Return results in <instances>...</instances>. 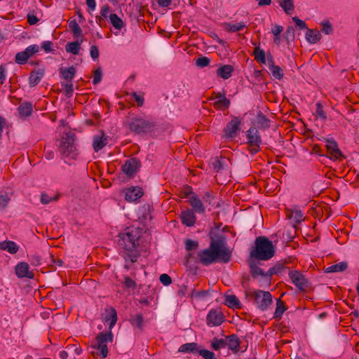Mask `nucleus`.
<instances>
[{
    "label": "nucleus",
    "instance_id": "nucleus-48",
    "mask_svg": "<svg viewBox=\"0 0 359 359\" xmlns=\"http://www.w3.org/2000/svg\"><path fill=\"white\" fill-rule=\"evenodd\" d=\"M210 60L205 56L200 57L196 60V65L200 68H204L210 65Z\"/></svg>",
    "mask_w": 359,
    "mask_h": 359
},
{
    "label": "nucleus",
    "instance_id": "nucleus-32",
    "mask_svg": "<svg viewBox=\"0 0 359 359\" xmlns=\"http://www.w3.org/2000/svg\"><path fill=\"white\" fill-rule=\"evenodd\" d=\"M83 42V39L81 41H76L73 42H69L65 46V50L67 53H71L74 55H79L80 50L81 43Z\"/></svg>",
    "mask_w": 359,
    "mask_h": 359
},
{
    "label": "nucleus",
    "instance_id": "nucleus-8",
    "mask_svg": "<svg viewBox=\"0 0 359 359\" xmlns=\"http://www.w3.org/2000/svg\"><path fill=\"white\" fill-rule=\"evenodd\" d=\"M113 338L114 336L111 330L106 333L101 332L96 337V343L92 347L100 351L102 358H105L108 355V348L106 344L109 341L112 342Z\"/></svg>",
    "mask_w": 359,
    "mask_h": 359
},
{
    "label": "nucleus",
    "instance_id": "nucleus-50",
    "mask_svg": "<svg viewBox=\"0 0 359 359\" xmlns=\"http://www.w3.org/2000/svg\"><path fill=\"white\" fill-rule=\"evenodd\" d=\"M40 50V48L36 44H33L31 46H29L27 47L25 50V51L29 55V57L30 58L32 56H33L34 54L38 53Z\"/></svg>",
    "mask_w": 359,
    "mask_h": 359
},
{
    "label": "nucleus",
    "instance_id": "nucleus-42",
    "mask_svg": "<svg viewBox=\"0 0 359 359\" xmlns=\"http://www.w3.org/2000/svg\"><path fill=\"white\" fill-rule=\"evenodd\" d=\"M29 59V55L25 50L17 53L15 56V62L18 65L26 64Z\"/></svg>",
    "mask_w": 359,
    "mask_h": 359
},
{
    "label": "nucleus",
    "instance_id": "nucleus-47",
    "mask_svg": "<svg viewBox=\"0 0 359 359\" xmlns=\"http://www.w3.org/2000/svg\"><path fill=\"white\" fill-rule=\"evenodd\" d=\"M61 85L66 96L68 97H72L74 92V87L72 81H67L65 83H61Z\"/></svg>",
    "mask_w": 359,
    "mask_h": 359
},
{
    "label": "nucleus",
    "instance_id": "nucleus-20",
    "mask_svg": "<svg viewBox=\"0 0 359 359\" xmlns=\"http://www.w3.org/2000/svg\"><path fill=\"white\" fill-rule=\"evenodd\" d=\"M106 315L104 318L105 323H109V329L111 330L117 321V313L112 306L105 309Z\"/></svg>",
    "mask_w": 359,
    "mask_h": 359
},
{
    "label": "nucleus",
    "instance_id": "nucleus-58",
    "mask_svg": "<svg viewBox=\"0 0 359 359\" xmlns=\"http://www.w3.org/2000/svg\"><path fill=\"white\" fill-rule=\"evenodd\" d=\"M53 42L50 41H45L41 43V48L44 50L46 53L53 52L54 50L53 48Z\"/></svg>",
    "mask_w": 359,
    "mask_h": 359
},
{
    "label": "nucleus",
    "instance_id": "nucleus-45",
    "mask_svg": "<svg viewBox=\"0 0 359 359\" xmlns=\"http://www.w3.org/2000/svg\"><path fill=\"white\" fill-rule=\"evenodd\" d=\"M226 346V340L223 339L214 338L211 342V347L215 351L219 350L222 347L224 348Z\"/></svg>",
    "mask_w": 359,
    "mask_h": 359
},
{
    "label": "nucleus",
    "instance_id": "nucleus-40",
    "mask_svg": "<svg viewBox=\"0 0 359 359\" xmlns=\"http://www.w3.org/2000/svg\"><path fill=\"white\" fill-rule=\"evenodd\" d=\"M253 55L255 56V60L258 62L266 64V54L264 50L261 49L259 47H256L254 50Z\"/></svg>",
    "mask_w": 359,
    "mask_h": 359
},
{
    "label": "nucleus",
    "instance_id": "nucleus-37",
    "mask_svg": "<svg viewBox=\"0 0 359 359\" xmlns=\"http://www.w3.org/2000/svg\"><path fill=\"white\" fill-rule=\"evenodd\" d=\"M257 123L258 127L262 130H266L270 127V120L262 112H259L257 116Z\"/></svg>",
    "mask_w": 359,
    "mask_h": 359
},
{
    "label": "nucleus",
    "instance_id": "nucleus-52",
    "mask_svg": "<svg viewBox=\"0 0 359 359\" xmlns=\"http://www.w3.org/2000/svg\"><path fill=\"white\" fill-rule=\"evenodd\" d=\"M198 247V243L197 241L187 239L185 242V249L187 251H191L197 249Z\"/></svg>",
    "mask_w": 359,
    "mask_h": 359
},
{
    "label": "nucleus",
    "instance_id": "nucleus-10",
    "mask_svg": "<svg viewBox=\"0 0 359 359\" xmlns=\"http://www.w3.org/2000/svg\"><path fill=\"white\" fill-rule=\"evenodd\" d=\"M326 142V148L329 154V155H326V158L334 161H341V159L344 158V156L339 149L337 142L333 139H327Z\"/></svg>",
    "mask_w": 359,
    "mask_h": 359
},
{
    "label": "nucleus",
    "instance_id": "nucleus-9",
    "mask_svg": "<svg viewBox=\"0 0 359 359\" xmlns=\"http://www.w3.org/2000/svg\"><path fill=\"white\" fill-rule=\"evenodd\" d=\"M241 119L237 116H233L223 130L224 137L228 139H234L241 129Z\"/></svg>",
    "mask_w": 359,
    "mask_h": 359
},
{
    "label": "nucleus",
    "instance_id": "nucleus-46",
    "mask_svg": "<svg viewBox=\"0 0 359 359\" xmlns=\"http://www.w3.org/2000/svg\"><path fill=\"white\" fill-rule=\"evenodd\" d=\"M269 70L272 76L276 79L281 80L283 78V71L279 66H273Z\"/></svg>",
    "mask_w": 359,
    "mask_h": 359
},
{
    "label": "nucleus",
    "instance_id": "nucleus-59",
    "mask_svg": "<svg viewBox=\"0 0 359 359\" xmlns=\"http://www.w3.org/2000/svg\"><path fill=\"white\" fill-rule=\"evenodd\" d=\"M102 76V71H101L100 68L97 69L94 72V77H93V83L94 85H97L101 81Z\"/></svg>",
    "mask_w": 359,
    "mask_h": 359
},
{
    "label": "nucleus",
    "instance_id": "nucleus-61",
    "mask_svg": "<svg viewBox=\"0 0 359 359\" xmlns=\"http://www.w3.org/2000/svg\"><path fill=\"white\" fill-rule=\"evenodd\" d=\"M159 280L163 285L166 286L169 285L172 283L171 278L166 273L161 274L160 276Z\"/></svg>",
    "mask_w": 359,
    "mask_h": 359
},
{
    "label": "nucleus",
    "instance_id": "nucleus-64",
    "mask_svg": "<svg viewBox=\"0 0 359 359\" xmlns=\"http://www.w3.org/2000/svg\"><path fill=\"white\" fill-rule=\"evenodd\" d=\"M131 95L137 102L138 107H142L144 104V99L142 95H137L135 92L131 93Z\"/></svg>",
    "mask_w": 359,
    "mask_h": 359
},
{
    "label": "nucleus",
    "instance_id": "nucleus-62",
    "mask_svg": "<svg viewBox=\"0 0 359 359\" xmlns=\"http://www.w3.org/2000/svg\"><path fill=\"white\" fill-rule=\"evenodd\" d=\"M10 201L9 197L6 194L0 195V209H4L6 207Z\"/></svg>",
    "mask_w": 359,
    "mask_h": 359
},
{
    "label": "nucleus",
    "instance_id": "nucleus-57",
    "mask_svg": "<svg viewBox=\"0 0 359 359\" xmlns=\"http://www.w3.org/2000/svg\"><path fill=\"white\" fill-rule=\"evenodd\" d=\"M214 196L213 194H212V192H210V191H207L204 194L203 196V199L205 201V203H207L209 205H211V206H214L215 205V203H214Z\"/></svg>",
    "mask_w": 359,
    "mask_h": 359
},
{
    "label": "nucleus",
    "instance_id": "nucleus-55",
    "mask_svg": "<svg viewBox=\"0 0 359 359\" xmlns=\"http://www.w3.org/2000/svg\"><path fill=\"white\" fill-rule=\"evenodd\" d=\"M291 217L297 223H300L304 220V215L301 210H297L292 212Z\"/></svg>",
    "mask_w": 359,
    "mask_h": 359
},
{
    "label": "nucleus",
    "instance_id": "nucleus-25",
    "mask_svg": "<svg viewBox=\"0 0 359 359\" xmlns=\"http://www.w3.org/2000/svg\"><path fill=\"white\" fill-rule=\"evenodd\" d=\"M18 249V245L14 241H6L0 242V250H6L11 254H15Z\"/></svg>",
    "mask_w": 359,
    "mask_h": 359
},
{
    "label": "nucleus",
    "instance_id": "nucleus-2",
    "mask_svg": "<svg viewBox=\"0 0 359 359\" xmlns=\"http://www.w3.org/2000/svg\"><path fill=\"white\" fill-rule=\"evenodd\" d=\"M275 250L267 237L259 236L255 239V246L252 248L250 256L257 260L266 261L274 256Z\"/></svg>",
    "mask_w": 359,
    "mask_h": 359
},
{
    "label": "nucleus",
    "instance_id": "nucleus-16",
    "mask_svg": "<svg viewBox=\"0 0 359 359\" xmlns=\"http://www.w3.org/2000/svg\"><path fill=\"white\" fill-rule=\"evenodd\" d=\"M15 273L18 278H33L34 273L29 271V264L26 262H20L15 266Z\"/></svg>",
    "mask_w": 359,
    "mask_h": 359
},
{
    "label": "nucleus",
    "instance_id": "nucleus-5",
    "mask_svg": "<svg viewBox=\"0 0 359 359\" xmlns=\"http://www.w3.org/2000/svg\"><path fill=\"white\" fill-rule=\"evenodd\" d=\"M245 297L253 299L257 306L262 311L266 310L272 304V295L266 291H246Z\"/></svg>",
    "mask_w": 359,
    "mask_h": 359
},
{
    "label": "nucleus",
    "instance_id": "nucleus-15",
    "mask_svg": "<svg viewBox=\"0 0 359 359\" xmlns=\"http://www.w3.org/2000/svg\"><path fill=\"white\" fill-rule=\"evenodd\" d=\"M180 218L182 223L187 226H193L196 222V217L191 209H187L181 212Z\"/></svg>",
    "mask_w": 359,
    "mask_h": 359
},
{
    "label": "nucleus",
    "instance_id": "nucleus-24",
    "mask_svg": "<svg viewBox=\"0 0 359 359\" xmlns=\"http://www.w3.org/2000/svg\"><path fill=\"white\" fill-rule=\"evenodd\" d=\"M289 262L287 259L278 261L273 266L270 268L266 273L267 278H270L273 275L278 274L285 268V266Z\"/></svg>",
    "mask_w": 359,
    "mask_h": 359
},
{
    "label": "nucleus",
    "instance_id": "nucleus-13",
    "mask_svg": "<svg viewBox=\"0 0 359 359\" xmlns=\"http://www.w3.org/2000/svg\"><path fill=\"white\" fill-rule=\"evenodd\" d=\"M141 162L139 159L131 158L122 166V171L128 177H133L139 170Z\"/></svg>",
    "mask_w": 359,
    "mask_h": 359
},
{
    "label": "nucleus",
    "instance_id": "nucleus-49",
    "mask_svg": "<svg viewBox=\"0 0 359 359\" xmlns=\"http://www.w3.org/2000/svg\"><path fill=\"white\" fill-rule=\"evenodd\" d=\"M316 115L318 118L325 121L327 118L325 112L323 110V104L320 102L316 104Z\"/></svg>",
    "mask_w": 359,
    "mask_h": 359
},
{
    "label": "nucleus",
    "instance_id": "nucleus-26",
    "mask_svg": "<svg viewBox=\"0 0 359 359\" xmlns=\"http://www.w3.org/2000/svg\"><path fill=\"white\" fill-rule=\"evenodd\" d=\"M233 71V67L231 65H225L217 69V74L224 79H228L231 76Z\"/></svg>",
    "mask_w": 359,
    "mask_h": 359
},
{
    "label": "nucleus",
    "instance_id": "nucleus-29",
    "mask_svg": "<svg viewBox=\"0 0 359 359\" xmlns=\"http://www.w3.org/2000/svg\"><path fill=\"white\" fill-rule=\"evenodd\" d=\"M69 28L72 32L74 39H78L79 37L83 38L82 29L75 19L71 20L69 22Z\"/></svg>",
    "mask_w": 359,
    "mask_h": 359
},
{
    "label": "nucleus",
    "instance_id": "nucleus-35",
    "mask_svg": "<svg viewBox=\"0 0 359 359\" xmlns=\"http://www.w3.org/2000/svg\"><path fill=\"white\" fill-rule=\"evenodd\" d=\"M110 23L118 30H121L124 26V22L121 18L115 13H110L109 15Z\"/></svg>",
    "mask_w": 359,
    "mask_h": 359
},
{
    "label": "nucleus",
    "instance_id": "nucleus-54",
    "mask_svg": "<svg viewBox=\"0 0 359 359\" xmlns=\"http://www.w3.org/2000/svg\"><path fill=\"white\" fill-rule=\"evenodd\" d=\"M123 285L128 289H135L137 286L136 282L131 279L129 276L124 277Z\"/></svg>",
    "mask_w": 359,
    "mask_h": 359
},
{
    "label": "nucleus",
    "instance_id": "nucleus-51",
    "mask_svg": "<svg viewBox=\"0 0 359 359\" xmlns=\"http://www.w3.org/2000/svg\"><path fill=\"white\" fill-rule=\"evenodd\" d=\"M198 353L204 359H217L215 353L207 349H201L198 351Z\"/></svg>",
    "mask_w": 359,
    "mask_h": 359
},
{
    "label": "nucleus",
    "instance_id": "nucleus-44",
    "mask_svg": "<svg viewBox=\"0 0 359 359\" xmlns=\"http://www.w3.org/2000/svg\"><path fill=\"white\" fill-rule=\"evenodd\" d=\"M130 322L133 327L142 330L143 326V316L140 313L133 316L130 319Z\"/></svg>",
    "mask_w": 359,
    "mask_h": 359
},
{
    "label": "nucleus",
    "instance_id": "nucleus-4",
    "mask_svg": "<svg viewBox=\"0 0 359 359\" xmlns=\"http://www.w3.org/2000/svg\"><path fill=\"white\" fill-rule=\"evenodd\" d=\"M118 244L125 250H133L139 245L140 232L137 229H128L123 233L118 235Z\"/></svg>",
    "mask_w": 359,
    "mask_h": 359
},
{
    "label": "nucleus",
    "instance_id": "nucleus-12",
    "mask_svg": "<svg viewBox=\"0 0 359 359\" xmlns=\"http://www.w3.org/2000/svg\"><path fill=\"white\" fill-rule=\"evenodd\" d=\"M207 325L210 327L219 326L224 321V316L218 309H212L206 317Z\"/></svg>",
    "mask_w": 359,
    "mask_h": 359
},
{
    "label": "nucleus",
    "instance_id": "nucleus-11",
    "mask_svg": "<svg viewBox=\"0 0 359 359\" xmlns=\"http://www.w3.org/2000/svg\"><path fill=\"white\" fill-rule=\"evenodd\" d=\"M289 277L294 285L301 291H305L309 287V281L299 271H290Z\"/></svg>",
    "mask_w": 359,
    "mask_h": 359
},
{
    "label": "nucleus",
    "instance_id": "nucleus-30",
    "mask_svg": "<svg viewBox=\"0 0 359 359\" xmlns=\"http://www.w3.org/2000/svg\"><path fill=\"white\" fill-rule=\"evenodd\" d=\"M348 267L347 262H341L338 264L332 265L328 266L325 269V272L328 273H336V272H341L345 271Z\"/></svg>",
    "mask_w": 359,
    "mask_h": 359
},
{
    "label": "nucleus",
    "instance_id": "nucleus-38",
    "mask_svg": "<svg viewBox=\"0 0 359 359\" xmlns=\"http://www.w3.org/2000/svg\"><path fill=\"white\" fill-rule=\"evenodd\" d=\"M285 310L286 308L283 302L280 299H278L273 318L276 320L280 319Z\"/></svg>",
    "mask_w": 359,
    "mask_h": 359
},
{
    "label": "nucleus",
    "instance_id": "nucleus-14",
    "mask_svg": "<svg viewBox=\"0 0 359 359\" xmlns=\"http://www.w3.org/2000/svg\"><path fill=\"white\" fill-rule=\"evenodd\" d=\"M214 97L210 98V100H217L213 104L214 107L217 109H227L230 106V100L227 99L224 93H213Z\"/></svg>",
    "mask_w": 359,
    "mask_h": 359
},
{
    "label": "nucleus",
    "instance_id": "nucleus-36",
    "mask_svg": "<svg viewBox=\"0 0 359 359\" xmlns=\"http://www.w3.org/2000/svg\"><path fill=\"white\" fill-rule=\"evenodd\" d=\"M250 272L254 278H257L259 276L267 278L266 273H265L261 268L258 267L257 264L253 262L250 263Z\"/></svg>",
    "mask_w": 359,
    "mask_h": 359
},
{
    "label": "nucleus",
    "instance_id": "nucleus-3",
    "mask_svg": "<svg viewBox=\"0 0 359 359\" xmlns=\"http://www.w3.org/2000/svg\"><path fill=\"white\" fill-rule=\"evenodd\" d=\"M156 126L155 122L151 119L142 116L132 118L131 121L128 123L130 131L139 135L153 132Z\"/></svg>",
    "mask_w": 359,
    "mask_h": 359
},
{
    "label": "nucleus",
    "instance_id": "nucleus-43",
    "mask_svg": "<svg viewBox=\"0 0 359 359\" xmlns=\"http://www.w3.org/2000/svg\"><path fill=\"white\" fill-rule=\"evenodd\" d=\"M137 255H138L137 252L135 251V250H126V252L123 255L126 262H129L130 264L135 263L137 261Z\"/></svg>",
    "mask_w": 359,
    "mask_h": 359
},
{
    "label": "nucleus",
    "instance_id": "nucleus-39",
    "mask_svg": "<svg viewBox=\"0 0 359 359\" xmlns=\"http://www.w3.org/2000/svg\"><path fill=\"white\" fill-rule=\"evenodd\" d=\"M280 6L287 15H291L294 10L293 0H279Z\"/></svg>",
    "mask_w": 359,
    "mask_h": 359
},
{
    "label": "nucleus",
    "instance_id": "nucleus-60",
    "mask_svg": "<svg viewBox=\"0 0 359 359\" xmlns=\"http://www.w3.org/2000/svg\"><path fill=\"white\" fill-rule=\"evenodd\" d=\"M323 28L322 32L325 34H330L333 32V28L332 25L329 22H325L322 23Z\"/></svg>",
    "mask_w": 359,
    "mask_h": 359
},
{
    "label": "nucleus",
    "instance_id": "nucleus-23",
    "mask_svg": "<svg viewBox=\"0 0 359 359\" xmlns=\"http://www.w3.org/2000/svg\"><path fill=\"white\" fill-rule=\"evenodd\" d=\"M60 77L67 81H72L76 75V68L72 66L69 68L61 67L60 69Z\"/></svg>",
    "mask_w": 359,
    "mask_h": 359
},
{
    "label": "nucleus",
    "instance_id": "nucleus-7",
    "mask_svg": "<svg viewBox=\"0 0 359 359\" xmlns=\"http://www.w3.org/2000/svg\"><path fill=\"white\" fill-rule=\"evenodd\" d=\"M248 150L252 154H257L260 150L262 137L258 129L255 127H250L246 132Z\"/></svg>",
    "mask_w": 359,
    "mask_h": 359
},
{
    "label": "nucleus",
    "instance_id": "nucleus-56",
    "mask_svg": "<svg viewBox=\"0 0 359 359\" xmlns=\"http://www.w3.org/2000/svg\"><path fill=\"white\" fill-rule=\"evenodd\" d=\"M194 194H196L193 191L192 187L188 185L184 187L182 191V197L187 198L188 200L189 199V197H191Z\"/></svg>",
    "mask_w": 359,
    "mask_h": 359
},
{
    "label": "nucleus",
    "instance_id": "nucleus-33",
    "mask_svg": "<svg viewBox=\"0 0 359 359\" xmlns=\"http://www.w3.org/2000/svg\"><path fill=\"white\" fill-rule=\"evenodd\" d=\"M306 38L309 43H316L321 39V34L317 30L308 29L306 33Z\"/></svg>",
    "mask_w": 359,
    "mask_h": 359
},
{
    "label": "nucleus",
    "instance_id": "nucleus-31",
    "mask_svg": "<svg viewBox=\"0 0 359 359\" xmlns=\"http://www.w3.org/2000/svg\"><path fill=\"white\" fill-rule=\"evenodd\" d=\"M225 304L230 308H241V302L234 294H228L225 296Z\"/></svg>",
    "mask_w": 359,
    "mask_h": 359
},
{
    "label": "nucleus",
    "instance_id": "nucleus-18",
    "mask_svg": "<svg viewBox=\"0 0 359 359\" xmlns=\"http://www.w3.org/2000/svg\"><path fill=\"white\" fill-rule=\"evenodd\" d=\"M108 140L103 131L101 135H95L93 138V147L95 151L97 152L102 149L107 144Z\"/></svg>",
    "mask_w": 359,
    "mask_h": 359
},
{
    "label": "nucleus",
    "instance_id": "nucleus-17",
    "mask_svg": "<svg viewBox=\"0 0 359 359\" xmlns=\"http://www.w3.org/2000/svg\"><path fill=\"white\" fill-rule=\"evenodd\" d=\"M187 202L196 213L203 214L205 212V208L197 194H194L191 197H189Z\"/></svg>",
    "mask_w": 359,
    "mask_h": 359
},
{
    "label": "nucleus",
    "instance_id": "nucleus-22",
    "mask_svg": "<svg viewBox=\"0 0 359 359\" xmlns=\"http://www.w3.org/2000/svg\"><path fill=\"white\" fill-rule=\"evenodd\" d=\"M246 27L247 25L244 22L236 23L224 22L222 24L223 29L228 32H237L243 30Z\"/></svg>",
    "mask_w": 359,
    "mask_h": 359
},
{
    "label": "nucleus",
    "instance_id": "nucleus-28",
    "mask_svg": "<svg viewBox=\"0 0 359 359\" xmlns=\"http://www.w3.org/2000/svg\"><path fill=\"white\" fill-rule=\"evenodd\" d=\"M241 341L236 334H231L228 337V342L226 345L229 348L232 350L234 353H237L239 351Z\"/></svg>",
    "mask_w": 359,
    "mask_h": 359
},
{
    "label": "nucleus",
    "instance_id": "nucleus-41",
    "mask_svg": "<svg viewBox=\"0 0 359 359\" xmlns=\"http://www.w3.org/2000/svg\"><path fill=\"white\" fill-rule=\"evenodd\" d=\"M198 348V344L194 342L191 343H187L184 344H182L179 348V351L182 353H194L197 351Z\"/></svg>",
    "mask_w": 359,
    "mask_h": 359
},
{
    "label": "nucleus",
    "instance_id": "nucleus-27",
    "mask_svg": "<svg viewBox=\"0 0 359 359\" xmlns=\"http://www.w3.org/2000/svg\"><path fill=\"white\" fill-rule=\"evenodd\" d=\"M229 159L224 157H217L212 162L213 168L216 172L225 169L229 163Z\"/></svg>",
    "mask_w": 359,
    "mask_h": 359
},
{
    "label": "nucleus",
    "instance_id": "nucleus-63",
    "mask_svg": "<svg viewBox=\"0 0 359 359\" xmlns=\"http://www.w3.org/2000/svg\"><path fill=\"white\" fill-rule=\"evenodd\" d=\"M292 20L294 22L296 26L298 27L300 29H307V26L305 22L299 19L297 17H293Z\"/></svg>",
    "mask_w": 359,
    "mask_h": 359
},
{
    "label": "nucleus",
    "instance_id": "nucleus-53",
    "mask_svg": "<svg viewBox=\"0 0 359 359\" xmlns=\"http://www.w3.org/2000/svg\"><path fill=\"white\" fill-rule=\"evenodd\" d=\"M58 199V196L50 197L47 194L42 193L41 195V203L46 205L48 204L50 201H55Z\"/></svg>",
    "mask_w": 359,
    "mask_h": 359
},
{
    "label": "nucleus",
    "instance_id": "nucleus-34",
    "mask_svg": "<svg viewBox=\"0 0 359 359\" xmlns=\"http://www.w3.org/2000/svg\"><path fill=\"white\" fill-rule=\"evenodd\" d=\"M18 111L21 116H29L33 111V107L30 102H25L18 107Z\"/></svg>",
    "mask_w": 359,
    "mask_h": 359
},
{
    "label": "nucleus",
    "instance_id": "nucleus-21",
    "mask_svg": "<svg viewBox=\"0 0 359 359\" xmlns=\"http://www.w3.org/2000/svg\"><path fill=\"white\" fill-rule=\"evenodd\" d=\"M143 195L142 189L139 187L129 189L125 196V199L128 202L136 201Z\"/></svg>",
    "mask_w": 359,
    "mask_h": 359
},
{
    "label": "nucleus",
    "instance_id": "nucleus-19",
    "mask_svg": "<svg viewBox=\"0 0 359 359\" xmlns=\"http://www.w3.org/2000/svg\"><path fill=\"white\" fill-rule=\"evenodd\" d=\"M45 70L43 68H39L33 70L29 77V85L30 87L36 86L43 77Z\"/></svg>",
    "mask_w": 359,
    "mask_h": 359
},
{
    "label": "nucleus",
    "instance_id": "nucleus-1",
    "mask_svg": "<svg viewBox=\"0 0 359 359\" xmlns=\"http://www.w3.org/2000/svg\"><path fill=\"white\" fill-rule=\"evenodd\" d=\"M198 262L203 266H208L218 259L224 263L231 260V252L227 248L226 239L222 236L212 238L209 248L200 250L197 253Z\"/></svg>",
    "mask_w": 359,
    "mask_h": 359
},
{
    "label": "nucleus",
    "instance_id": "nucleus-6",
    "mask_svg": "<svg viewBox=\"0 0 359 359\" xmlns=\"http://www.w3.org/2000/svg\"><path fill=\"white\" fill-rule=\"evenodd\" d=\"M75 137L74 133L69 132L65 136L61 138L59 151L63 156H70L74 158L77 155V151L74 144Z\"/></svg>",
    "mask_w": 359,
    "mask_h": 359
}]
</instances>
